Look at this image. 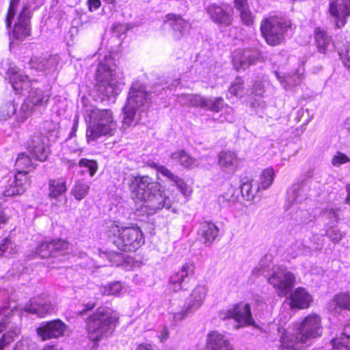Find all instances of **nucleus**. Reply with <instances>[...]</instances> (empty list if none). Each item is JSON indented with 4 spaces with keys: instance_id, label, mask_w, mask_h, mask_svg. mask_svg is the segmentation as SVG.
<instances>
[{
    "instance_id": "obj_1",
    "label": "nucleus",
    "mask_w": 350,
    "mask_h": 350,
    "mask_svg": "<svg viewBox=\"0 0 350 350\" xmlns=\"http://www.w3.org/2000/svg\"><path fill=\"white\" fill-rule=\"evenodd\" d=\"M6 75L16 93L23 94L25 91L28 92L27 97L17 113L18 120L24 121L34 110L46 105L50 94L37 86V80H30L27 74H24L12 64L9 65Z\"/></svg>"
},
{
    "instance_id": "obj_2",
    "label": "nucleus",
    "mask_w": 350,
    "mask_h": 350,
    "mask_svg": "<svg viewBox=\"0 0 350 350\" xmlns=\"http://www.w3.org/2000/svg\"><path fill=\"white\" fill-rule=\"evenodd\" d=\"M129 185L132 195L143 202L144 206L149 211L148 214L163 208H171L172 201L161 189V184L149 176H132Z\"/></svg>"
},
{
    "instance_id": "obj_3",
    "label": "nucleus",
    "mask_w": 350,
    "mask_h": 350,
    "mask_svg": "<svg viewBox=\"0 0 350 350\" xmlns=\"http://www.w3.org/2000/svg\"><path fill=\"white\" fill-rule=\"evenodd\" d=\"M323 327L321 317L315 314L306 317L303 321L297 325L292 332L279 327L282 350H299V343H305L311 338L321 336Z\"/></svg>"
},
{
    "instance_id": "obj_4",
    "label": "nucleus",
    "mask_w": 350,
    "mask_h": 350,
    "mask_svg": "<svg viewBox=\"0 0 350 350\" xmlns=\"http://www.w3.org/2000/svg\"><path fill=\"white\" fill-rule=\"evenodd\" d=\"M85 120L88 143L95 142L102 136H111L116 130L117 124L110 109L88 107L85 111Z\"/></svg>"
},
{
    "instance_id": "obj_5",
    "label": "nucleus",
    "mask_w": 350,
    "mask_h": 350,
    "mask_svg": "<svg viewBox=\"0 0 350 350\" xmlns=\"http://www.w3.org/2000/svg\"><path fill=\"white\" fill-rule=\"evenodd\" d=\"M116 67L111 55L105 56L98 66L95 88L101 100L115 97L122 90L124 83L118 76Z\"/></svg>"
},
{
    "instance_id": "obj_6",
    "label": "nucleus",
    "mask_w": 350,
    "mask_h": 350,
    "mask_svg": "<svg viewBox=\"0 0 350 350\" xmlns=\"http://www.w3.org/2000/svg\"><path fill=\"white\" fill-rule=\"evenodd\" d=\"M151 94L142 84L133 83L130 88L126 104L123 109L122 126L126 129L135 125L142 120L150 105Z\"/></svg>"
},
{
    "instance_id": "obj_7",
    "label": "nucleus",
    "mask_w": 350,
    "mask_h": 350,
    "mask_svg": "<svg viewBox=\"0 0 350 350\" xmlns=\"http://www.w3.org/2000/svg\"><path fill=\"white\" fill-rule=\"evenodd\" d=\"M118 317L111 309L99 308L86 320L89 338L98 342L114 330Z\"/></svg>"
},
{
    "instance_id": "obj_8",
    "label": "nucleus",
    "mask_w": 350,
    "mask_h": 350,
    "mask_svg": "<svg viewBox=\"0 0 350 350\" xmlns=\"http://www.w3.org/2000/svg\"><path fill=\"white\" fill-rule=\"evenodd\" d=\"M9 307L8 293L5 290L0 291V315L3 316L0 321V350L12 342L20 332V314L15 306L11 310Z\"/></svg>"
},
{
    "instance_id": "obj_9",
    "label": "nucleus",
    "mask_w": 350,
    "mask_h": 350,
    "mask_svg": "<svg viewBox=\"0 0 350 350\" xmlns=\"http://www.w3.org/2000/svg\"><path fill=\"white\" fill-rule=\"evenodd\" d=\"M108 236L118 250L125 252H135L144 243L143 233L137 226L113 224L109 228Z\"/></svg>"
},
{
    "instance_id": "obj_10",
    "label": "nucleus",
    "mask_w": 350,
    "mask_h": 350,
    "mask_svg": "<svg viewBox=\"0 0 350 350\" xmlns=\"http://www.w3.org/2000/svg\"><path fill=\"white\" fill-rule=\"evenodd\" d=\"M45 0H24L22 10L19 13L12 32L10 39L23 41L31 34L30 21L32 13L44 3Z\"/></svg>"
},
{
    "instance_id": "obj_11",
    "label": "nucleus",
    "mask_w": 350,
    "mask_h": 350,
    "mask_svg": "<svg viewBox=\"0 0 350 350\" xmlns=\"http://www.w3.org/2000/svg\"><path fill=\"white\" fill-rule=\"evenodd\" d=\"M289 26L288 23L280 18L271 17L262 21L260 31L268 44L276 46L283 42L284 33Z\"/></svg>"
},
{
    "instance_id": "obj_12",
    "label": "nucleus",
    "mask_w": 350,
    "mask_h": 350,
    "mask_svg": "<svg viewBox=\"0 0 350 350\" xmlns=\"http://www.w3.org/2000/svg\"><path fill=\"white\" fill-rule=\"evenodd\" d=\"M267 280L268 282L277 290L280 297L287 295L295 284V275L286 267L281 266L273 268L271 275Z\"/></svg>"
},
{
    "instance_id": "obj_13",
    "label": "nucleus",
    "mask_w": 350,
    "mask_h": 350,
    "mask_svg": "<svg viewBox=\"0 0 350 350\" xmlns=\"http://www.w3.org/2000/svg\"><path fill=\"white\" fill-rule=\"evenodd\" d=\"M219 317L222 320L233 319L236 323L235 329L254 325L249 304L241 302L237 304L232 307L221 311Z\"/></svg>"
},
{
    "instance_id": "obj_14",
    "label": "nucleus",
    "mask_w": 350,
    "mask_h": 350,
    "mask_svg": "<svg viewBox=\"0 0 350 350\" xmlns=\"http://www.w3.org/2000/svg\"><path fill=\"white\" fill-rule=\"evenodd\" d=\"M68 247V243L62 239L44 241L38 244L33 255L42 258L57 257L66 253Z\"/></svg>"
},
{
    "instance_id": "obj_15",
    "label": "nucleus",
    "mask_w": 350,
    "mask_h": 350,
    "mask_svg": "<svg viewBox=\"0 0 350 350\" xmlns=\"http://www.w3.org/2000/svg\"><path fill=\"white\" fill-rule=\"evenodd\" d=\"M260 57V53L256 49H237L232 53V62L236 70H245L254 64Z\"/></svg>"
},
{
    "instance_id": "obj_16",
    "label": "nucleus",
    "mask_w": 350,
    "mask_h": 350,
    "mask_svg": "<svg viewBox=\"0 0 350 350\" xmlns=\"http://www.w3.org/2000/svg\"><path fill=\"white\" fill-rule=\"evenodd\" d=\"M196 267L193 262L185 263L178 271L172 273L170 278V288L178 292L183 288L184 284H187L194 274Z\"/></svg>"
},
{
    "instance_id": "obj_17",
    "label": "nucleus",
    "mask_w": 350,
    "mask_h": 350,
    "mask_svg": "<svg viewBox=\"0 0 350 350\" xmlns=\"http://www.w3.org/2000/svg\"><path fill=\"white\" fill-rule=\"evenodd\" d=\"M66 327L67 326L64 323L59 319H57L42 323L37 327L36 332L42 340H46L62 336Z\"/></svg>"
},
{
    "instance_id": "obj_18",
    "label": "nucleus",
    "mask_w": 350,
    "mask_h": 350,
    "mask_svg": "<svg viewBox=\"0 0 350 350\" xmlns=\"http://www.w3.org/2000/svg\"><path fill=\"white\" fill-rule=\"evenodd\" d=\"M329 12L338 28L343 27L350 16V0H330Z\"/></svg>"
},
{
    "instance_id": "obj_19",
    "label": "nucleus",
    "mask_w": 350,
    "mask_h": 350,
    "mask_svg": "<svg viewBox=\"0 0 350 350\" xmlns=\"http://www.w3.org/2000/svg\"><path fill=\"white\" fill-rule=\"evenodd\" d=\"M58 64L57 57L51 55H42L33 57L28 62L25 67L26 72L30 71V74L36 72L54 70Z\"/></svg>"
},
{
    "instance_id": "obj_20",
    "label": "nucleus",
    "mask_w": 350,
    "mask_h": 350,
    "mask_svg": "<svg viewBox=\"0 0 350 350\" xmlns=\"http://www.w3.org/2000/svg\"><path fill=\"white\" fill-rule=\"evenodd\" d=\"M29 186L28 176L24 172H17L12 178H10L3 191L4 196L12 197L21 195Z\"/></svg>"
},
{
    "instance_id": "obj_21",
    "label": "nucleus",
    "mask_w": 350,
    "mask_h": 350,
    "mask_svg": "<svg viewBox=\"0 0 350 350\" xmlns=\"http://www.w3.org/2000/svg\"><path fill=\"white\" fill-rule=\"evenodd\" d=\"M206 11L215 24L221 27H228L232 24L233 18L230 8L211 3L206 7Z\"/></svg>"
},
{
    "instance_id": "obj_22",
    "label": "nucleus",
    "mask_w": 350,
    "mask_h": 350,
    "mask_svg": "<svg viewBox=\"0 0 350 350\" xmlns=\"http://www.w3.org/2000/svg\"><path fill=\"white\" fill-rule=\"evenodd\" d=\"M24 310L28 313L42 317L51 313L53 310V306L51 303L49 296L43 294L40 297L32 299L25 306Z\"/></svg>"
},
{
    "instance_id": "obj_23",
    "label": "nucleus",
    "mask_w": 350,
    "mask_h": 350,
    "mask_svg": "<svg viewBox=\"0 0 350 350\" xmlns=\"http://www.w3.org/2000/svg\"><path fill=\"white\" fill-rule=\"evenodd\" d=\"M46 140L44 135L36 134L32 136L28 144L29 153L38 161H44L49 156V149L46 143Z\"/></svg>"
},
{
    "instance_id": "obj_24",
    "label": "nucleus",
    "mask_w": 350,
    "mask_h": 350,
    "mask_svg": "<svg viewBox=\"0 0 350 350\" xmlns=\"http://www.w3.org/2000/svg\"><path fill=\"white\" fill-rule=\"evenodd\" d=\"M307 198L303 184H294L287 190L286 211L293 209L291 212L299 208V204Z\"/></svg>"
},
{
    "instance_id": "obj_25",
    "label": "nucleus",
    "mask_w": 350,
    "mask_h": 350,
    "mask_svg": "<svg viewBox=\"0 0 350 350\" xmlns=\"http://www.w3.org/2000/svg\"><path fill=\"white\" fill-rule=\"evenodd\" d=\"M208 288L206 284H198L191 291L185 305L193 313L199 310L204 302Z\"/></svg>"
},
{
    "instance_id": "obj_26",
    "label": "nucleus",
    "mask_w": 350,
    "mask_h": 350,
    "mask_svg": "<svg viewBox=\"0 0 350 350\" xmlns=\"http://www.w3.org/2000/svg\"><path fill=\"white\" fill-rule=\"evenodd\" d=\"M165 23L172 28V35L176 40H179L187 33L191 28L190 24L180 16L168 14L165 16Z\"/></svg>"
},
{
    "instance_id": "obj_27",
    "label": "nucleus",
    "mask_w": 350,
    "mask_h": 350,
    "mask_svg": "<svg viewBox=\"0 0 350 350\" xmlns=\"http://www.w3.org/2000/svg\"><path fill=\"white\" fill-rule=\"evenodd\" d=\"M206 346L208 350H234L228 338L217 331L207 335Z\"/></svg>"
},
{
    "instance_id": "obj_28",
    "label": "nucleus",
    "mask_w": 350,
    "mask_h": 350,
    "mask_svg": "<svg viewBox=\"0 0 350 350\" xmlns=\"http://www.w3.org/2000/svg\"><path fill=\"white\" fill-rule=\"evenodd\" d=\"M312 301V295L303 287H298L291 295L292 308H308Z\"/></svg>"
},
{
    "instance_id": "obj_29",
    "label": "nucleus",
    "mask_w": 350,
    "mask_h": 350,
    "mask_svg": "<svg viewBox=\"0 0 350 350\" xmlns=\"http://www.w3.org/2000/svg\"><path fill=\"white\" fill-rule=\"evenodd\" d=\"M238 158L234 152L222 151L219 155V165L221 170L228 173H233L238 166Z\"/></svg>"
},
{
    "instance_id": "obj_30",
    "label": "nucleus",
    "mask_w": 350,
    "mask_h": 350,
    "mask_svg": "<svg viewBox=\"0 0 350 350\" xmlns=\"http://www.w3.org/2000/svg\"><path fill=\"white\" fill-rule=\"evenodd\" d=\"M219 228L216 225L208 221H204L200 224L198 234L204 239V243L211 244L218 236Z\"/></svg>"
},
{
    "instance_id": "obj_31",
    "label": "nucleus",
    "mask_w": 350,
    "mask_h": 350,
    "mask_svg": "<svg viewBox=\"0 0 350 350\" xmlns=\"http://www.w3.org/2000/svg\"><path fill=\"white\" fill-rule=\"evenodd\" d=\"M338 308L350 311V294L349 293L336 295L329 303L328 310L329 311L336 312Z\"/></svg>"
},
{
    "instance_id": "obj_32",
    "label": "nucleus",
    "mask_w": 350,
    "mask_h": 350,
    "mask_svg": "<svg viewBox=\"0 0 350 350\" xmlns=\"http://www.w3.org/2000/svg\"><path fill=\"white\" fill-rule=\"evenodd\" d=\"M170 158L185 168H193L199 165L198 160L191 157L185 150H178L172 153Z\"/></svg>"
},
{
    "instance_id": "obj_33",
    "label": "nucleus",
    "mask_w": 350,
    "mask_h": 350,
    "mask_svg": "<svg viewBox=\"0 0 350 350\" xmlns=\"http://www.w3.org/2000/svg\"><path fill=\"white\" fill-rule=\"evenodd\" d=\"M315 40L319 51L321 53H325L329 48L334 45L331 37L321 29H317L315 31Z\"/></svg>"
},
{
    "instance_id": "obj_34",
    "label": "nucleus",
    "mask_w": 350,
    "mask_h": 350,
    "mask_svg": "<svg viewBox=\"0 0 350 350\" xmlns=\"http://www.w3.org/2000/svg\"><path fill=\"white\" fill-rule=\"evenodd\" d=\"M49 196L51 198H57L67 191L66 181L63 178L50 180L49 183Z\"/></svg>"
},
{
    "instance_id": "obj_35",
    "label": "nucleus",
    "mask_w": 350,
    "mask_h": 350,
    "mask_svg": "<svg viewBox=\"0 0 350 350\" xmlns=\"http://www.w3.org/2000/svg\"><path fill=\"white\" fill-rule=\"evenodd\" d=\"M275 75L286 90L291 89L293 87L300 84L303 79V76L299 73L280 76L278 72H275Z\"/></svg>"
},
{
    "instance_id": "obj_36",
    "label": "nucleus",
    "mask_w": 350,
    "mask_h": 350,
    "mask_svg": "<svg viewBox=\"0 0 350 350\" xmlns=\"http://www.w3.org/2000/svg\"><path fill=\"white\" fill-rule=\"evenodd\" d=\"M90 188L89 182L79 179L75 181L70 193L76 200H81L88 195Z\"/></svg>"
},
{
    "instance_id": "obj_37",
    "label": "nucleus",
    "mask_w": 350,
    "mask_h": 350,
    "mask_svg": "<svg viewBox=\"0 0 350 350\" xmlns=\"http://www.w3.org/2000/svg\"><path fill=\"white\" fill-rule=\"evenodd\" d=\"M274 178L275 172L273 168L269 167L264 170L260 176L256 191L267 189L272 185Z\"/></svg>"
},
{
    "instance_id": "obj_38",
    "label": "nucleus",
    "mask_w": 350,
    "mask_h": 350,
    "mask_svg": "<svg viewBox=\"0 0 350 350\" xmlns=\"http://www.w3.org/2000/svg\"><path fill=\"white\" fill-rule=\"evenodd\" d=\"M235 8L240 12L241 18L246 25L253 23V16L249 10L247 0H234Z\"/></svg>"
},
{
    "instance_id": "obj_39",
    "label": "nucleus",
    "mask_w": 350,
    "mask_h": 350,
    "mask_svg": "<svg viewBox=\"0 0 350 350\" xmlns=\"http://www.w3.org/2000/svg\"><path fill=\"white\" fill-rule=\"evenodd\" d=\"M15 165L17 167L18 172H24L27 175L28 172L25 170L31 167L33 163L29 155L26 153H21L16 160Z\"/></svg>"
},
{
    "instance_id": "obj_40",
    "label": "nucleus",
    "mask_w": 350,
    "mask_h": 350,
    "mask_svg": "<svg viewBox=\"0 0 350 350\" xmlns=\"http://www.w3.org/2000/svg\"><path fill=\"white\" fill-rule=\"evenodd\" d=\"M191 314H193V312L191 310H189L188 308L184 305L180 311L170 313L169 320L172 325L175 326Z\"/></svg>"
},
{
    "instance_id": "obj_41",
    "label": "nucleus",
    "mask_w": 350,
    "mask_h": 350,
    "mask_svg": "<svg viewBox=\"0 0 350 350\" xmlns=\"http://www.w3.org/2000/svg\"><path fill=\"white\" fill-rule=\"evenodd\" d=\"M124 289V286L119 281L109 283L103 287V294L107 295H120Z\"/></svg>"
},
{
    "instance_id": "obj_42",
    "label": "nucleus",
    "mask_w": 350,
    "mask_h": 350,
    "mask_svg": "<svg viewBox=\"0 0 350 350\" xmlns=\"http://www.w3.org/2000/svg\"><path fill=\"white\" fill-rule=\"evenodd\" d=\"M224 107V99L221 97L212 98H205L204 103V108H206L211 111L218 112Z\"/></svg>"
},
{
    "instance_id": "obj_43",
    "label": "nucleus",
    "mask_w": 350,
    "mask_h": 350,
    "mask_svg": "<svg viewBox=\"0 0 350 350\" xmlns=\"http://www.w3.org/2000/svg\"><path fill=\"white\" fill-rule=\"evenodd\" d=\"M78 166L81 168L87 169L91 177L94 176L98 170V163L96 161L85 158L80 159Z\"/></svg>"
},
{
    "instance_id": "obj_44",
    "label": "nucleus",
    "mask_w": 350,
    "mask_h": 350,
    "mask_svg": "<svg viewBox=\"0 0 350 350\" xmlns=\"http://www.w3.org/2000/svg\"><path fill=\"white\" fill-rule=\"evenodd\" d=\"M19 2L20 0H10L9 9L5 19L6 27L8 29L11 28V25L16 16Z\"/></svg>"
},
{
    "instance_id": "obj_45",
    "label": "nucleus",
    "mask_w": 350,
    "mask_h": 350,
    "mask_svg": "<svg viewBox=\"0 0 350 350\" xmlns=\"http://www.w3.org/2000/svg\"><path fill=\"white\" fill-rule=\"evenodd\" d=\"M338 50V55L342 62L343 65L350 70V48L347 46H344L343 48H340L338 44L335 45Z\"/></svg>"
},
{
    "instance_id": "obj_46",
    "label": "nucleus",
    "mask_w": 350,
    "mask_h": 350,
    "mask_svg": "<svg viewBox=\"0 0 350 350\" xmlns=\"http://www.w3.org/2000/svg\"><path fill=\"white\" fill-rule=\"evenodd\" d=\"M16 248L15 244L9 238H4L0 243V256L11 254Z\"/></svg>"
},
{
    "instance_id": "obj_47",
    "label": "nucleus",
    "mask_w": 350,
    "mask_h": 350,
    "mask_svg": "<svg viewBox=\"0 0 350 350\" xmlns=\"http://www.w3.org/2000/svg\"><path fill=\"white\" fill-rule=\"evenodd\" d=\"M152 167L155 169L159 173L166 177L168 180L174 182L177 180L178 176L172 173L169 169L163 165H161L157 163L152 162L150 165Z\"/></svg>"
},
{
    "instance_id": "obj_48",
    "label": "nucleus",
    "mask_w": 350,
    "mask_h": 350,
    "mask_svg": "<svg viewBox=\"0 0 350 350\" xmlns=\"http://www.w3.org/2000/svg\"><path fill=\"white\" fill-rule=\"evenodd\" d=\"M252 184L250 182L243 183L241 186V193L247 200H254L256 193L258 192L256 190L254 191L252 189Z\"/></svg>"
},
{
    "instance_id": "obj_49",
    "label": "nucleus",
    "mask_w": 350,
    "mask_h": 350,
    "mask_svg": "<svg viewBox=\"0 0 350 350\" xmlns=\"http://www.w3.org/2000/svg\"><path fill=\"white\" fill-rule=\"evenodd\" d=\"M16 113V107L13 103H7L2 106L0 111V119L5 120Z\"/></svg>"
},
{
    "instance_id": "obj_50",
    "label": "nucleus",
    "mask_w": 350,
    "mask_h": 350,
    "mask_svg": "<svg viewBox=\"0 0 350 350\" xmlns=\"http://www.w3.org/2000/svg\"><path fill=\"white\" fill-rule=\"evenodd\" d=\"M243 83L241 78L237 77L229 88V92L234 96H241L243 90Z\"/></svg>"
},
{
    "instance_id": "obj_51",
    "label": "nucleus",
    "mask_w": 350,
    "mask_h": 350,
    "mask_svg": "<svg viewBox=\"0 0 350 350\" xmlns=\"http://www.w3.org/2000/svg\"><path fill=\"white\" fill-rule=\"evenodd\" d=\"M325 235L328 237L333 243H339L344 237L345 234L336 228H330L326 231Z\"/></svg>"
},
{
    "instance_id": "obj_52",
    "label": "nucleus",
    "mask_w": 350,
    "mask_h": 350,
    "mask_svg": "<svg viewBox=\"0 0 350 350\" xmlns=\"http://www.w3.org/2000/svg\"><path fill=\"white\" fill-rule=\"evenodd\" d=\"M177 188L180 190V191L185 196H189L191 192V189L190 188V187H189L185 183V181L181 179L180 177H177V180H176L174 182Z\"/></svg>"
},
{
    "instance_id": "obj_53",
    "label": "nucleus",
    "mask_w": 350,
    "mask_h": 350,
    "mask_svg": "<svg viewBox=\"0 0 350 350\" xmlns=\"http://www.w3.org/2000/svg\"><path fill=\"white\" fill-rule=\"evenodd\" d=\"M350 161L349 157L343 153L338 152L337 154L333 157L332 163L334 166L338 167L342 164Z\"/></svg>"
},
{
    "instance_id": "obj_54",
    "label": "nucleus",
    "mask_w": 350,
    "mask_h": 350,
    "mask_svg": "<svg viewBox=\"0 0 350 350\" xmlns=\"http://www.w3.org/2000/svg\"><path fill=\"white\" fill-rule=\"evenodd\" d=\"M189 98V106L204 107V103L205 101L204 98L199 95L193 94H192L191 96Z\"/></svg>"
},
{
    "instance_id": "obj_55",
    "label": "nucleus",
    "mask_w": 350,
    "mask_h": 350,
    "mask_svg": "<svg viewBox=\"0 0 350 350\" xmlns=\"http://www.w3.org/2000/svg\"><path fill=\"white\" fill-rule=\"evenodd\" d=\"M339 208H330L325 210V213L327 215L329 219H333L335 223L338 221V211Z\"/></svg>"
},
{
    "instance_id": "obj_56",
    "label": "nucleus",
    "mask_w": 350,
    "mask_h": 350,
    "mask_svg": "<svg viewBox=\"0 0 350 350\" xmlns=\"http://www.w3.org/2000/svg\"><path fill=\"white\" fill-rule=\"evenodd\" d=\"M96 306V303L94 301H90L83 306V308L81 310L77 312V314L79 316H83L87 312L92 310Z\"/></svg>"
},
{
    "instance_id": "obj_57",
    "label": "nucleus",
    "mask_w": 350,
    "mask_h": 350,
    "mask_svg": "<svg viewBox=\"0 0 350 350\" xmlns=\"http://www.w3.org/2000/svg\"><path fill=\"white\" fill-rule=\"evenodd\" d=\"M192 94H181L178 97V101L182 105H187L189 106V97L191 96Z\"/></svg>"
},
{
    "instance_id": "obj_58",
    "label": "nucleus",
    "mask_w": 350,
    "mask_h": 350,
    "mask_svg": "<svg viewBox=\"0 0 350 350\" xmlns=\"http://www.w3.org/2000/svg\"><path fill=\"white\" fill-rule=\"evenodd\" d=\"M100 0H89L88 5L89 10L90 11L96 10L100 6Z\"/></svg>"
},
{
    "instance_id": "obj_59",
    "label": "nucleus",
    "mask_w": 350,
    "mask_h": 350,
    "mask_svg": "<svg viewBox=\"0 0 350 350\" xmlns=\"http://www.w3.org/2000/svg\"><path fill=\"white\" fill-rule=\"evenodd\" d=\"M264 92L262 85L260 83H257L254 85V93L256 96H261Z\"/></svg>"
},
{
    "instance_id": "obj_60",
    "label": "nucleus",
    "mask_w": 350,
    "mask_h": 350,
    "mask_svg": "<svg viewBox=\"0 0 350 350\" xmlns=\"http://www.w3.org/2000/svg\"><path fill=\"white\" fill-rule=\"evenodd\" d=\"M265 273V267L264 265H260L259 267H256L253 270V273L256 275H264Z\"/></svg>"
},
{
    "instance_id": "obj_61",
    "label": "nucleus",
    "mask_w": 350,
    "mask_h": 350,
    "mask_svg": "<svg viewBox=\"0 0 350 350\" xmlns=\"http://www.w3.org/2000/svg\"><path fill=\"white\" fill-rule=\"evenodd\" d=\"M347 198L345 199V203L350 206V184L346 185Z\"/></svg>"
},
{
    "instance_id": "obj_62",
    "label": "nucleus",
    "mask_w": 350,
    "mask_h": 350,
    "mask_svg": "<svg viewBox=\"0 0 350 350\" xmlns=\"http://www.w3.org/2000/svg\"><path fill=\"white\" fill-rule=\"evenodd\" d=\"M136 350H154L153 347L150 345H139Z\"/></svg>"
},
{
    "instance_id": "obj_63",
    "label": "nucleus",
    "mask_w": 350,
    "mask_h": 350,
    "mask_svg": "<svg viewBox=\"0 0 350 350\" xmlns=\"http://www.w3.org/2000/svg\"><path fill=\"white\" fill-rule=\"evenodd\" d=\"M344 334L347 338H350V323L345 326Z\"/></svg>"
},
{
    "instance_id": "obj_64",
    "label": "nucleus",
    "mask_w": 350,
    "mask_h": 350,
    "mask_svg": "<svg viewBox=\"0 0 350 350\" xmlns=\"http://www.w3.org/2000/svg\"><path fill=\"white\" fill-rule=\"evenodd\" d=\"M13 350H25V347L21 342H18Z\"/></svg>"
}]
</instances>
